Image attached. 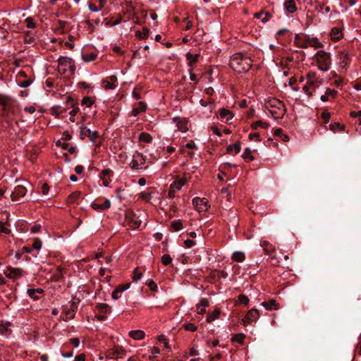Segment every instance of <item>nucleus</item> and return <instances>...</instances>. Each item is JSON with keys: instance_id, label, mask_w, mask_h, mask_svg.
Listing matches in <instances>:
<instances>
[{"instance_id": "nucleus-1", "label": "nucleus", "mask_w": 361, "mask_h": 361, "mask_svg": "<svg viewBox=\"0 0 361 361\" xmlns=\"http://www.w3.org/2000/svg\"><path fill=\"white\" fill-rule=\"evenodd\" d=\"M252 59L240 53L233 54L230 61V67L238 73L247 72L252 65Z\"/></svg>"}, {"instance_id": "nucleus-2", "label": "nucleus", "mask_w": 361, "mask_h": 361, "mask_svg": "<svg viewBox=\"0 0 361 361\" xmlns=\"http://www.w3.org/2000/svg\"><path fill=\"white\" fill-rule=\"evenodd\" d=\"M265 107L275 119L281 118L285 113L286 108L284 104L275 97H269L265 100Z\"/></svg>"}, {"instance_id": "nucleus-3", "label": "nucleus", "mask_w": 361, "mask_h": 361, "mask_svg": "<svg viewBox=\"0 0 361 361\" xmlns=\"http://www.w3.org/2000/svg\"><path fill=\"white\" fill-rule=\"evenodd\" d=\"M315 60L319 69L322 71H327L331 65V54L324 50H320L315 54Z\"/></svg>"}, {"instance_id": "nucleus-4", "label": "nucleus", "mask_w": 361, "mask_h": 361, "mask_svg": "<svg viewBox=\"0 0 361 361\" xmlns=\"http://www.w3.org/2000/svg\"><path fill=\"white\" fill-rule=\"evenodd\" d=\"M295 39V40H298V44L302 48H307L311 47L317 49L323 47L322 43L320 42L317 37H311L307 35H297Z\"/></svg>"}, {"instance_id": "nucleus-5", "label": "nucleus", "mask_w": 361, "mask_h": 361, "mask_svg": "<svg viewBox=\"0 0 361 361\" xmlns=\"http://www.w3.org/2000/svg\"><path fill=\"white\" fill-rule=\"evenodd\" d=\"M58 71L61 75L65 74L68 71L74 74L75 67L72 59L67 56H60L58 59Z\"/></svg>"}, {"instance_id": "nucleus-6", "label": "nucleus", "mask_w": 361, "mask_h": 361, "mask_svg": "<svg viewBox=\"0 0 361 361\" xmlns=\"http://www.w3.org/2000/svg\"><path fill=\"white\" fill-rule=\"evenodd\" d=\"M0 105L2 106L1 115L5 118H10L14 114V106L11 97L0 94Z\"/></svg>"}, {"instance_id": "nucleus-7", "label": "nucleus", "mask_w": 361, "mask_h": 361, "mask_svg": "<svg viewBox=\"0 0 361 361\" xmlns=\"http://www.w3.org/2000/svg\"><path fill=\"white\" fill-rule=\"evenodd\" d=\"M145 159L141 153L136 152L133 155L130 163V166L133 170L141 169L144 168Z\"/></svg>"}, {"instance_id": "nucleus-8", "label": "nucleus", "mask_w": 361, "mask_h": 361, "mask_svg": "<svg viewBox=\"0 0 361 361\" xmlns=\"http://www.w3.org/2000/svg\"><path fill=\"white\" fill-rule=\"evenodd\" d=\"M186 178H180L179 180H175L170 185V189L168 193V196L169 198L173 199L175 197V194L176 191L180 190L181 188L186 183Z\"/></svg>"}, {"instance_id": "nucleus-9", "label": "nucleus", "mask_w": 361, "mask_h": 361, "mask_svg": "<svg viewBox=\"0 0 361 361\" xmlns=\"http://www.w3.org/2000/svg\"><path fill=\"white\" fill-rule=\"evenodd\" d=\"M192 202L195 209L200 212H206L209 207V202L205 198L195 197Z\"/></svg>"}, {"instance_id": "nucleus-10", "label": "nucleus", "mask_w": 361, "mask_h": 361, "mask_svg": "<svg viewBox=\"0 0 361 361\" xmlns=\"http://www.w3.org/2000/svg\"><path fill=\"white\" fill-rule=\"evenodd\" d=\"M98 136L99 133L97 131H92L90 129L87 128L85 126L80 127V137L82 139L88 137L90 141L94 142L95 140L98 137Z\"/></svg>"}, {"instance_id": "nucleus-11", "label": "nucleus", "mask_w": 361, "mask_h": 361, "mask_svg": "<svg viewBox=\"0 0 361 361\" xmlns=\"http://www.w3.org/2000/svg\"><path fill=\"white\" fill-rule=\"evenodd\" d=\"M127 219L129 220V224L130 226L133 228H137L140 227L142 224V219H140V216L133 212H129L126 214Z\"/></svg>"}, {"instance_id": "nucleus-12", "label": "nucleus", "mask_w": 361, "mask_h": 361, "mask_svg": "<svg viewBox=\"0 0 361 361\" xmlns=\"http://www.w3.org/2000/svg\"><path fill=\"white\" fill-rule=\"evenodd\" d=\"M27 193V189L25 186L17 185L14 190L11 193L10 196L13 201H18L20 197H24Z\"/></svg>"}, {"instance_id": "nucleus-13", "label": "nucleus", "mask_w": 361, "mask_h": 361, "mask_svg": "<svg viewBox=\"0 0 361 361\" xmlns=\"http://www.w3.org/2000/svg\"><path fill=\"white\" fill-rule=\"evenodd\" d=\"M259 317V311L256 309H251L245 316V317L242 319L243 324L247 325L255 320H257Z\"/></svg>"}, {"instance_id": "nucleus-14", "label": "nucleus", "mask_w": 361, "mask_h": 361, "mask_svg": "<svg viewBox=\"0 0 361 361\" xmlns=\"http://www.w3.org/2000/svg\"><path fill=\"white\" fill-rule=\"evenodd\" d=\"M108 356L111 359H118L124 355V350L120 346H114L108 350Z\"/></svg>"}, {"instance_id": "nucleus-15", "label": "nucleus", "mask_w": 361, "mask_h": 361, "mask_svg": "<svg viewBox=\"0 0 361 361\" xmlns=\"http://www.w3.org/2000/svg\"><path fill=\"white\" fill-rule=\"evenodd\" d=\"M112 171L109 169H103L100 173V178L103 181V185L108 187L111 180L110 177L112 176Z\"/></svg>"}, {"instance_id": "nucleus-16", "label": "nucleus", "mask_w": 361, "mask_h": 361, "mask_svg": "<svg viewBox=\"0 0 361 361\" xmlns=\"http://www.w3.org/2000/svg\"><path fill=\"white\" fill-rule=\"evenodd\" d=\"M330 37L334 42L339 41L343 37V30L341 27H333L330 32Z\"/></svg>"}, {"instance_id": "nucleus-17", "label": "nucleus", "mask_w": 361, "mask_h": 361, "mask_svg": "<svg viewBox=\"0 0 361 361\" xmlns=\"http://www.w3.org/2000/svg\"><path fill=\"white\" fill-rule=\"evenodd\" d=\"M4 273L7 277L16 279L22 276L23 271L20 268L8 267Z\"/></svg>"}, {"instance_id": "nucleus-18", "label": "nucleus", "mask_w": 361, "mask_h": 361, "mask_svg": "<svg viewBox=\"0 0 361 361\" xmlns=\"http://www.w3.org/2000/svg\"><path fill=\"white\" fill-rule=\"evenodd\" d=\"M209 305V300L207 298H202L200 302L196 305L197 313L204 314L206 312V307Z\"/></svg>"}, {"instance_id": "nucleus-19", "label": "nucleus", "mask_w": 361, "mask_h": 361, "mask_svg": "<svg viewBox=\"0 0 361 361\" xmlns=\"http://www.w3.org/2000/svg\"><path fill=\"white\" fill-rule=\"evenodd\" d=\"M91 206L96 211H104L110 208L111 202L109 200H106L102 204L92 203Z\"/></svg>"}, {"instance_id": "nucleus-20", "label": "nucleus", "mask_w": 361, "mask_h": 361, "mask_svg": "<svg viewBox=\"0 0 361 361\" xmlns=\"http://www.w3.org/2000/svg\"><path fill=\"white\" fill-rule=\"evenodd\" d=\"M284 8L289 13H293L296 11V4L294 0H287L284 3Z\"/></svg>"}, {"instance_id": "nucleus-21", "label": "nucleus", "mask_w": 361, "mask_h": 361, "mask_svg": "<svg viewBox=\"0 0 361 361\" xmlns=\"http://www.w3.org/2000/svg\"><path fill=\"white\" fill-rule=\"evenodd\" d=\"M147 105L143 102H140L137 104V106H135L132 110V114L134 116H137L138 114H140L141 112H143L146 110Z\"/></svg>"}, {"instance_id": "nucleus-22", "label": "nucleus", "mask_w": 361, "mask_h": 361, "mask_svg": "<svg viewBox=\"0 0 361 361\" xmlns=\"http://www.w3.org/2000/svg\"><path fill=\"white\" fill-rule=\"evenodd\" d=\"M219 115L221 118L224 119L226 122L229 121L233 117V113L228 109H221L219 110Z\"/></svg>"}, {"instance_id": "nucleus-23", "label": "nucleus", "mask_w": 361, "mask_h": 361, "mask_svg": "<svg viewBox=\"0 0 361 361\" xmlns=\"http://www.w3.org/2000/svg\"><path fill=\"white\" fill-rule=\"evenodd\" d=\"M241 147L240 142H235L227 147L226 151L228 154H237L240 152Z\"/></svg>"}, {"instance_id": "nucleus-24", "label": "nucleus", "mask_w": 361, "mask_h": 361, "mask_svg": "<svg viewBox=\"0 0 361 361\" xmlns=\"http://www.w3.org/2000/svg\"><path fill=\"white\" fill-rule=\"evenodd\" d=\"M129 336L135 340H141L145 337V332L142 330H133L129 332Z\"/></svg>"}, {"instance_id": "nucleus-25", "label": "nucleus", "mask_w": 361, "mask_h": 361, "mask_svg": "<svg viewBox=\"0 0 361 361\" xmlns=\"http://www.w3.org/2000/svg\"><path fill=\"white\" fill-rule=\"evenodd\" d=\"M262 305L268 310H271L272 309L278 310L279 308V306L275 300H271L269 302H263Z\"/></svg>"}, {"instance_id": "nucleus-26", "label": "nucleus", "mask_w": 361, "mask_h": 361, "mask_svg": "<svg viewBox=\"0 0 361 361\" xmlns=\"http://www.w3.org/2000/svg\"><path fill=\"white\" fill-rule=\"evenodd\" d=\"M96 308L102 314H109L111 312V307L106 303H98Z\"/></svg>"}, {"instance_id": "nucleus-27", "label": "nucleus", "mask_w": 361, "mask_h": 361, "mask_svg": "<svg viewBox=\"0 0 361 361\" xmlns=\"http://www.w3.org/2000/svg\"><path fill=\"white\" fill-rule=\"evenodd\" d=\"M85 22H86V24L87 26V30H89L90 32H92L94 30L95 27L97 25H99V19H95V20L88 19Z\"/></svg>"}, {"instance_id": "nucleus-28", "label": "nucleus", "mask_w": 361, "mask_h": 361, "mask_svg": "<svg viewBox=\"0 0 361 361\" xmlns=\"http://www.w3.org/2000/svg\"><path fill=\"white\" fill-rule=\"evenodd\" d=\"M27 293L30 298H33L34 300H36L38 299L37 294H41L42 293V290L41 288H28Z\"/></svg>"}, {"instance_id": "nucleus-29", "label": "nucleus", "mask_w": 361, "mask_h": 361, "mask_svg": "<svg viewBox=\"0 0 361 361\" xmlns=\"http://www.w3.org/2000/svg\"><path fill=\"white\" fill-rule=\"evenodd\" d=\"M232 259L238 262H242L245 259V255L243 252L237 251L233 253Z\"/></svg>"}, {"instance_id": "nucleus-30", "label": "nucleus", "mask_w": 361, "mask_h": 361, "mask_svg": "<svg viewBox=\"0 0 361 361\" xmlns=\"http://www.w3.org/2000/svg\"><path fill=\"white\" fill-rule=\"evenodd\" d=\"M254 17L261 19L262 23L267 22L270 18V15L268 13L259 12L254 14Z\"/></svg>"}, {"instance_id": "nucleus-31", "label": "nucleus", "mask_w": 361, "mask_h": 361, "mask_svg": "<svg viewBox=\"0 0 361 361\" xmlns=\"http://www.w3.org/2000/svg\"><path fill=\"white\" fill-rule=\"evenodd\" d=\"M139 140L145 143H149L152 140V137L147 133H141L139 135Z\"/></svg>"}, {"instance_id": "nucleus-32", "label": "nucleus", "mask_w": 361, "mask_h": 361, "mask_svg": "<svg viewBox=\"0 0 361 361\" xmlns=\"http://www.w3.org/2000/svg\"><path fill=\"white\" fill-rule=\"evenodd\" d=\"M269 126V123L266 122H263L262 121H257L252 123L251 128L254 130L257 129L258 127H261L262 128H267Z\"/></svg>"}, {"instance_id": "nucleus-33", "label": "nucleus", "mask_w": 361, "mask_h": 361, "mask_svg": "<svg viewBox=\"0 0 361 361\" xmlns=\"http://www.w3.org/2000/svg\"><path fill=\"white\" fill-rule=\"evenodd\" d=\"M219 314H220V310L219 309H216L207 316L206 320L208 323H210V322L214 321L216 318H218Z\"/></svg>"}, {"instance_id": "nucleus-34", "label": "nucleus", "mask_w": 361, "mask_h": 361, "mask_svg": "<svg viewBox=\"0 0 361 361\" xmlns=\"http://www.w3.org/2000/svg\"><path fill=\"white\" fill-rule=\"evenodd\" d=\"M80 195H81V193L80 191H75V192H72L68 197V200H67L68 202L70 204L73 203L75 200H77L80 197Z\"/></svg>"}, {"instance_id": "nucleus-35", "label": "nucleus", "mask_w": 361, "mask_h": 361, "mask_svg": "<svg viewBox=\"0 0 361 361\" xmlns=\"http://www.w3.org/2000/svg\"><path fill=\"white\" fill-rule=\"evenodd\" d=\"M97 56V54L92 52L90 54H83L82 56V59L85 62H90L94 61Z\"/></svg>"}, {"instance_id": "nucleus-36", "label": "nucleus", "mask_w": 361, "mask_h": 361, "mask_svg": "<svg viewBox=\"0 0 361 361\" xmlns=\"http://www.w3.org/2000/svg\"><path fill=\"white\" fill-rule=\"evenodd\" d=\"M186 58L188 60V65L190 66H192L193 64L195 63L197 61L198 54L193 55L188 52L186 54Z\"/></svg>"}, {"instance_id": "nucleus-37", "label": "nucleus", "mask_w": 361, "mask_h": 361, "mask_svg": "<svg viewBox=\"0 0 361 361\" xmlns=\"http://www.w3.org/2000/svg\"><path fill=\"white\" fill-rule=\"evenodd\" d=\"M242 157L247 161L254 160L255 157L252 155V150L250 148H246L242 155Z\"/></svg>"}, {"instance_id": "nucleus-38", "label": "nucleus", "mask_w": 361, "mask_h": 361, "mask_svg": "<svg viewBox=\"0 0 361 361\" xmlns=\"http://www.w3.org/2000/svg\"><path fill=\"white\" fill-rule=\"evenodd\" d=\"M171 227L174 231H178L183 228V223L180 220H176L171 223Z\"/></svg>"}, {"instance_id": "nucleus-39", "label": "nucleus", "mask_w": 361, "mask_h": 361, "mask_svg": "<svg viewBox=\"0 0 361 361\" xmlns=\"http://www.w3.org/2000/svg\"><path fill=\"white\" fill-rule=\"evenodd\" d=\"M186 125H187V121L185 120H180L177 123V126H178L179 130L183 133L186 132L188 130Z\"/></svg>"}, {"instance_id": "nucleus-40", "label": "nucleus", "mask_w": 361, "mask_h": 361, "mask_svg": "<svg viewBox=\"0 0 361 361\" xmlns=\"http://www.w3.org/2000/svg\"><path fill=\"white\" fill-rule=\"evenodd\" d=\"M148 34H149L148 28L144 27L142 28V32H140V31L136 32V37L139 39H144L148 36Z\"/></svg>"}, {"instance_id": "nucleus-41", "label": "nucleus", "mask_w": 361, "mask_h": 361, "mask_svg": "<svg viewBox=\"0 0 361 361\" xmlns=\"http://www.w3.org/2000/svg\"><path fill=\"white\" fill-rule=\"evenodd\" d=\"M146 285L149 288V289L153 292H157L158 290V286L156 283L152 280L148 279L146 281Z\"/></svg>"}, {"instance_id": "nucleus-42", "label": "nucleus", "mask_w": 361, "mask_h": 361, "mask_svg": "<svg viewBox=\"0 0 361 361\" xmlns=\"http://www.w3.org/2000/svg\"><path fill=\"white\" fill-rule=\"evenodd\" d=\"M142 277V272L140 271L139 268H135L133 273V280L137 281Z\"/></svg>"}, {"instance_id": "nucleus-43", "label": "nucleus", "mask_w": 361, "mask_h": 361, "mask_svg": "<svg viewBox=\"0 0 361 361\" xmlns=\"http://www.w3.org/2000/svg\"><path fill=\"white\" fill-rule=\"evenodd\" d=\"M341 63H342L343 66H345L348 61L349 60V55L348 53L345 51H342L339 54Z\"/></svg>"}, {"instance_id": "nucleus-44", "label": "nucleus", "mask_w": 361, "mask_h": 361, "mask_svg": "<svg viewBox=\"0 0 361 361\" xmlns=\"http://www.w3.org/2000/svg\"><path fill=\"white\" fill-rule=\"evenodd\" d=\"M185 330L194 332L197 330V326L193 323H185L183 325Z\"/></svg>"}, {"instance_id": "nucleus-45", "label": "nucleus", "mask_w": 361, "mask_h": 361, "mask_svg": "<svg viewBox=\"0 0 361 361\" xmlns=\"http://www.w3.org/2000/svg\"><path fill=\"white\" fill-rule=\"evenodd\" d=\"M245 337V336L243 334H237L234 335V336L231 338V341L238 342L239 343H243Z\"/></svg>"}, {"instance_id": "nucleus-46", "label": "nucleus", "mask_w": 361, "mask_h": 361, "mask_svg": "<svg viewBox=\"0 0 361 361\" xmlns=\"http://www.w3.org/2000/svg\"><path fill=\"white\" fill-rule=\"evenodd\" d=\"M42 243L39 238H35L33 240L32 247L35 250H39L42 247Z\"/></svg>"}, {"instance_id": "nucleus-47", "label": "nucleus", "mask_w": 361, "mask_h": 361, "mask_svg": "<svg viewBox=\"0 0 361 361\" xmlns=\"http://www.w3.org/2000/svg\"><path fill=\"white\" fill-rule=\"evenodd\" d=\"M172 262L171 257L168 254H164L161 257V262L164 265H169Z\"/></svg>"}, {"instance_id": "nucleus-48", "label": "nucleus", "mask_w": 361, "mask_h": 361, "mask_svg": "<svg viewBox=\"0 0 361 361\" xmlns=\"http://www.w3.org/2000/svg\"><path fill=\"white\" fill-rule=\"evenodd\" d=\"M102 87L105 90H113L115 88L116 85L111 82L109 80H104L102 82Z\"/></svg>"}, {"instance_id": "nucleus-49", "label": "nucleus", "mask_w": 361, "mask_h": 361, "mask_svg": "<svg viewBox=\"0 0 361 361\" xmlns=\"http://www.w3.org/2000/svg\"><path fill=\"white\" fill-rule=\"evenodd\" d=\"M330 129L332 131H336L337 129L341 131L344 130V126L341 125L339 123H334L330 125Z\"/></svg>"}, {"instance_id": "nucleus-50", "label": "nucleus", "mask_w": 361, "mask_h": 361, "mask_svg": "<svg viewBox=\"0 0 361 361\" xmlns=\"http://www.w3.org/2000/svg\"><path fill=\"white\" fill-rule=\"evenodd\" d=\"M10 326V322H6V324H0V334H4L6 333Z\"/></svg>"}, {"instance_id": "nucleus-51", "label": "nucleus", "mask_w": 361, "mask_h": 361, "mask_svg": "<svg viewBox=\"0 0 361 361\" xmlns=\"http://www.w3.org/2000/svg\"><path fill=\"white\" fill-rule=\"evenodd\" d=\"M11 230L5 226V224L0 221V233L10 234Z\"/></svg>"}, {"instance_id": "nucleus-52", "label": "nucleus", "mask_w": 361, "mask_h": 361, "mask_svg": "<svg viewBox=\"0 0 361 361\" xmlns=\"http://www.w3.org/2000/svg\"><path fill=\"white\" fill-rule=\"evenodd\" d=\"M93 104V101L89 97H85L82 100V104L85 105L87 107H90Z\"/></svg>"}, {"instance_id": "nucleus-53", "label": "nucleus", "mask_w": 361, "mask_h": 361, "mask_svg": "<svg viewBox=\"0 0 361 361\" xmlns=\"http://www.w3.org/2000/svg\"><path fill=\"white\" fill-rule=\"evenodd\" d=\"M238 301L240 303L247 305L249 303V298L245 295L241 294L238 297Z\"/></svg>"}, {"instance_id": "nucleus-54", "label": "nucleus", "mask_w": 361, "mask_h": 361, "mask_svg": "<svg viewBox=\"0 0 361 361\" xmlns=\"http://www.w3.org/2000/svg\"><path fill=\"white\" fill-rule=\"evenodd\" d=\"M88 8L92 12H98L102 10V8H103V5L102 4L99 6H97L94 4H90Z\"/></svg>"}, {"instance_id": "nucleus-55", "label": "nucleus", "mask_w": 361, "mask_h": 361, "mask_svg": "<svg viewBox=\"0 0 361 361\" xmlns=\"http://www.w3.org/2000/svg\"><path fill=\"white\" fill-rule=\"evenodd\" d=\"M26 25L29 28H34L35 27V23L33 21V19L30 17H28L25 19Z\"/></svg>"}, {"instance_id": "nucleus-56", "label": "nucleus", "mask_w": 361, "mask_h": 361, "mask_svg": "<svg viewBox=\"0 0 361 361\" xmlns=\"http://www.w3.org/2000/svg\"><path fill=\"white\" fill-rule=\"evenodd\" d=\"M316 73L314 72H310L307 75V79L309 85H313V78L315 77Z\"/></svg>"}, {"instance_id": "nucleus-57", "label": "nucleus", "mask_w": 361, "mask_h": 361, "mask_svg": "<svg viewBox=\"0 0 361 361\" xmlns=\"http://www.w3.org/2000/svg\"><path fill=\"white\" fill-rule=\"evenodd\" d=\"M78 111H79V109L78 107H76V108L73 109L69 112V114L71 115V116H70L71 121H72V122L75 121V116L78 114Z\"/></svg>"}, {"instance_id": "nucleus-58", "label": "nucleus", "mask_w": 361, "mask_h": 361, "mask_svg": "<svg viewBox=\"0 0 361 361\" xmlns=\"http://www.w3.org/2000/svg\"><path fill=\"white\" fill-rule=\"evenodd\" d=\"M326 94L328 97H331V98H334L337 94V91L335 90H331L329 88L326 89Z\"/></svg>"}, {"instance_id": "nucleus-59", "label": "nucleus", "mask_w": 361, "mask_h": 361, "mask_svg": "<svg viewBox=\"0 0 361 361\" xmlns=\"http://www.w3.org/2000/svg\"><path fill=\"white\" fill-rule=\"evenodd\" d=\"M130 283H126L123 285L119 286L116 289L119 293H122L126 290H128L130 288Z\"/></svg>"}, {"instance_id": "nucleus-60", "label": "nucleus", "mask_w": 361, "mask_h": 361, "mask_svg": "<svg viewBox=\"0 0 361 361\" xmlns=\"http://www.w3.org/2000/svg\"><path fill=\"white\" fill-rule=\"evenodd\" d=\"M159 341L163 342V343H164V345L166 348H169V341H168L167 338L164 335H161L159 336Z\"/></svg>"}, {"instance_id": "nucleus-61", "label": "nucleus", "mask_w": 361, "mask_h": 361, "mask_svg": "<svg viewBox=\"0 0 361 361\" xmlns=\"http://www.w3.org/2000/svg\"><path fill=\"white\" fill-rule=\"evenodd\" d=\"M31 80H23L22 82H20L19 83V87H22V88H25V87H27L28 86H30L31 85Z\"/></svg>"}, {"instance_id": "nucleus-62", "label": "nucleus", "mask_w": 361, "mask_h": 361, "mask_svg": "<svg viewBox=\"0 0 361 361\" xmlns=\"http://www.w3.org/2000/svg\"><path fill=\"white\" fill-rule=\"evenodd\" d=\"M49 185L47 183H44L42 186V193L44 195H46L48 194V192H49Z\"/></svg>"}, {"instance_id": "nucleus-63", "label": "nucleus", "mask_w": 361, "mask_h": 361, "mask_svg": "<svg viewBox=\"0 0 361 361\" xmlns=\"http://www.w3.org/2000/svg\"><path fill=\"white\" fill-rule=\"evenodd\" d=\"M184 244L187 247L190 248L195 245V242L192 240L187 239L184 241Z\"/></svg>"}, {"instance_id": "nucleus-64", "label": "nucleus", "mask_w": 361, "mask_h": 361, "mask_svg": "<svg viewBox=\"0 0 361 361\" xmlns=\"http://www.w3.org/2000/svg\"><path fill=\"white\" fill-rule=\"evenodd\" d=\"M85 354L82 353V354H80L75 357V361H85Z\"/></svg>"}]
</instances>
